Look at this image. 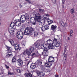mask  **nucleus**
<instances>
[{
	"label": "nucleus",
	"mask_w": 77,
	"mask_h": 77,
	"mask_svg": "<svg viewBox=\"0 0 77 77\" xmlns=\"http://www.w3.org/2000/svg\"><path fill=\"white\" fill-rule=\"evenodd\" d=\"M15 25L17 27H20L21 25V23L19 21V20H14V23L12 22L11 23L10 27H11V28L8 29V31L10 34L13 35V34H14V30H13V29L15 30L16 29Z\"/></svg>",
	"instance_id": "obj_1"
},
{
	"label": "nucleus",
	"mask_w": 77,
	"mask_h": 77,
	"mask_svg": "<svg viewBox=\"0 0 77 77\" xmlns=\"http://www.w3.org/2000/svg\"><path fill=\"white\" fill-rule=\"evenodd\" d=\"M33 31L34 30L32 27H26L25 29L24 34L26 35H33L34 33Z\"/></svg>",
	"instance_id": "obj_2"
},
{
	"label": "nucleus",
	"mask_w": 77,
	"mask_h": 77,
	"mask_svg": "<svg viewBox=\"0 0 77 77\" xmlns=\"http://www.w3.org/2000/svg\"><path fill=\"white\" fill-rule=\"evenodd\" d=\"M30 22L34 26H36L37 24H39V26H43L44 25V23L41 22H39L38 21H36V19H35V17H32L30 19Z\"/></svg>",
	"instance_id": "obj_3"
},
{
	"label": "nucleus",
	"mask_w": 77,
	"mask_h": 77,
	"mask_svg": "<svg viewBox=\"0 0 77 77\" xmlns=\"http://www.w3.org/2000/svg\"><path fill=\"white\" fill-rule=\"evenodd\" d=\"M54 58L53 57L50 56L48 58V62H46L45 63V65L46 67H49L51 66L52 64L49 62H54Z\"/></svg>",
	"instance_id": "obj_4"
},
{
	"label": "nucleus",
	"mask_w": 77,
	"mask_h": 77,
	"mask_svg": "<svg viewBox=\"0 0 77 77\" xmlns=\"http://www.w3.org/2000/svg\"><path fill=\"white\" fill-rule=\"evenodd\" d=\"M28 19H29V16L28 14L26 13L25 15H22L21 16L20 21L21 23H23L26 20H28Z\"/></svg>",
	"instance_id": "obj_5"
},
{
	"label": "nucleus",
	"mask_w": 77,
	"mask_h": 77,
	"mask_svg": "<svg viewBox=\"0 0 77 77\" xmlns=\"http://www.w3.org/2000/svg\"><path fill=\"white\" fill-rule=\"evenodd\" d=\"M50 15L48 14H46L44 15L43 17V20L44 21L47 20V21L48 23V25H50L51 24H52L53 23V21L51 20H49V16Z\"/></svg>",
	"instance_id": "obj_6"
},
{
	"label": "nucleus",
	"mask_w": 77,
	"mask_h": 77,
	"mask_svg": "<svg viewBox=\"0 0 77 77\" xmlns=\"http://www.w3.org/2000/svg\"><path fill=\"white\" fill-rule=\"evenodd\" d=\"M39 59H38L36 62H35V63L38 66H40L41 68V69L42 70H45V67L44 66L42 65V62L41 61L40 62Z\"/></svg>",
	"instance_id": "obj_7"
},
{
	"label": "nucleus",
	"mask_w": 77,
	"mask_h": 77,
	"mask_svg": "<svg viewBox=\"0 0 77 77\" xmlns=\"http://www.w3.org/2000/svg\"><path fill=\"white\" fill-rule=\"evenodd\" d=\"M23 36H24V32L21 31H18L17 33V37L19 39H21L23 38Z\"/></svg>",
	"instance_id": "obj_8"
},
{
	"label": "nucleus",
	"mask_w": 77,
	"mask_h": 77,
	"mask_svg": "<svg viewBox=\"0 0 77 77\" xmlns=\"http://www.w3.org/2000/svg\"><path fill=\"white\" fill-rule=\"evenodd\" d=\"M35 19L36 20V21H39V22H41L40 21L41 19V14L39 13H36L35 14Z\"/></svg>",
	"instance_id": "obj_9"
},
{
	"label": "nucleus",
	"mask_w": 77,
	"mask_h": 77,
	"mask_svg": "<svg viewBox=\"0 0 77 77\" xmlns=\"http://www.w3.org/2000/svg\"><path fill=\"white\" fill-rule=\"evenodd\" d=\"M9 41L12 45H14V48L15 50L17 49V48H18L19 47L18 44H16L14 45V42L12 40H9Z\"/></svg>",
	"instance_id": "obj_10"
},
{
	"label": "nucleus",
	"mask_w": 77,
	"mask_h": 77,
	"mask_svg": "<svg viewBox=\"0 0 77 77\" xmlns=\"http://www.w3.org/2000/svg\"><path fill=\"white\" fill-rule=\"evenodd\" d=\"M48 47H47L46 49H45L44 50L43 52L42 53L43 55L46 56H47L48 55Z\"/></svg>",
	"instance_id": "obj_11"
},
{
	"label": "nucleus",
	"mask_w": 77,
	"mask_h": 77,
	"mask_svg": "<svg viewBox=\"0 0 77 77\" xmlns=\"http://www.w3.org/2000/svg\"><path fill=\"white\" fill-rule=\"evenodd\" d=\"M31 53L32 52H30V51L27 49L25 50L23 52V54L25 55H26V54H27V55H28V56H29L31 54Z\"/></svg>",
	"instance_id": "obj_12"
},
{
	"label": "nucleus",
	"mask_w": 77,
	"mask_h": 77,
	"mask_svg": "<svg viewBox=\"0 0 77 77\" xmlns=\"http://www.w3.org/2000/svg\"><path fill=\"white\" fill-rule=\"evenodd\" d=\"M37 74L38 77H42L45 75V73L43 72H38Z\"/></svg>",
	"instance_id": "obj_13"
},
{
	"label": "nucleus",
	"mask_w": 77,
	"mask_h": 77,
	"mask_svg": "<svg viewBox=\"0 0 77 77\" xmlns=\"http://www.w3.org/2000/svg\"><path fill=\"white\" fill-rule=\"evenodd\" d=\"M13 54L12 53L11 51H9L6 53V57L7 58L9 57H12Z\"/></svg>",
	"instance_id": "obj_14"
},
{
	"label": "nucleus",
	"mask_w": 77,
	"mask_h": 77,
	"mask_svg": "<svg viewBox=\"0 0 77 77\" xmlns=\"http://www.w3.org/2000/svg\"><path fill=\"white\" fill-rule=\"evenodd\" d=\"M31 56L33 58L38 56V51H36L35 52L32 53L31 54Z\"/></svg>",
	"instance_id": "obj_15"
},
{
	"label": "nucleus",
	"mask_w": 77,
	"mask_h": 77,
	"mask_svg": "<svg viewBox=\"0 0 77 77\" xmlns=\"http://www.w3.org/2000/svg\"><path fill=\"white\" fill-rule=\"evenodd\" d=\"M46 42L47 43V45L49 46H50L52 44H53V41L49 39Z\"/></svg>",
	"instance_id": "obj_16"
},
{
	"label": "nucleus",
	"mask_w": 77,
	"mask_h": 77,
	"mask_svg": "<svg viewBox=\"0 0 77 77\" xmlns=\"http://www.w3.org/2000/svg\"><path fill=\"white\" fill-rule=\"evenodd\" d=\"M67 50V48L66 46H65L64 47V52L63 53V55L64 56V59L66 60V57L67 56V54H65V52H66V51Z\"/></svg>",
	"instance_id": "obj_17"
},
{
	"label": "nucleus",
	"mask_w": 77,
	"mask_h": 77,
	"mask_svg": "<svg viewBox=\"0 0 77 77\" xmlns=\"http://www.w3.org/2000/svg\"><path fill=\"white\" fill-rule=\"evenodd\" d=\"M17 61L18 65H19V66H20L23 65V61L21 59H18L17 60Z\"/></svg>",
	"instance_id": "obj_18"
},
{
	"label": "nucleus",
	"mask_w": 77,
	"mask_h": 77,
	"mask_svg": "<svg viewBox=\"0 0 77 77\" xmlns=\"http://www.w3.org/2000/svg\"><path fill=\"white\" fill-rule=\"evenodd\" d=\"M57 28V26L56 25L54 26V25H52L51 26V29L52 31H54L55 32Z\"/></svg>",
	"instance_id": "obj_19"
},
{
	"label": "nucleus",
	"mask_w": 77,
	"mask_h": 77,
	"mask_svg": "<svg viewBox=\"0 0 77 77\" xmlns=\"http://www.w3.org/2000/svg\"><path fill=\"white\" fill-rule=\"evenodd\" d=\"M36 65H37V64H36V62H35V63H32L31 65L30 68L32 69H35V68H36Z\"/></svg>",
	"instance_id": "obj_20"
},
{
	"label": "nucleus",
	"mask_w": 77,
	"mask_h": 77,
	"mask_svg": "<svg viewBox=\"0 0 77 77\" xmlns=\"http://www.w3.org/2000/svg\"><path fill=\"white\" fill-rule=\"evenodd\" d=\"M35 47L36 48H40V43H39V42H36L34 44Z\"/></svg>",
	"instance_id": "obj_21"
},
{
	"label": "nucleus",
	"mask_w": 77,
	"mask_h": 77,
	"mask_svg": "<svg viewBox=\"0 0 77 77\" xmlns=\"http://www.w3.org/2000/svg\"><path fill=\"white\" fill-rule=\"evenodd\" d=\"M54 46L57 48L60 46V42L59 41H57L54 44Z\"/></svg>",
	"instance_id": "obj_22"
},
{
	"label": "nucleus",
	"mask_w": 77,
	"mask_h": 77,
	"mask_svg": "<svg viewBox=\"0 0 77 77\" xmlns=\"http://www.w3.org/2000/svg\"><path fill=\"white\" fill-rule=\"evenodd\" d=\"M40 47L41 49H43L44 50L46 49V48L45 47V44H42Z\"/></svg>",
	"instance_id": "obj_23"
},
{
	"label": "nucleus",
	"mask_w": 77,
	"mask_h": 77,
	"mask_svg": "<svg viewBox=\"0 0 77 77\" xmlns=\"http://www.w3.org/2000/svg\"><path fill=\"white\" fill-rule=\"evenodd\" d=\"M44 24H43V25L41 27L40 26H39V27L41 28V30L42 32H44V31H45V30H46V29L45 28L44 26H44Z\"/></svg>",
	"instance_id": "obj_24"
},
{
	"label": "nucleus",
	"mask_w": 77,
	"mask_h": 77,
	"mask_svg": "<svg viewBox=\"0 0 77 77\" xmlns=\"http://www.w3.org/2000/svg\"><path fill=\"white\" fill-rule=\"evenodd\" d=\"M50 46V48H49V46L48 47L49 49H55V46H53V44H52Z\"/></svg>",
	"instance_id": "obj_25"
},
{
	"label": "nucleus",
	"mask_w": 77,
	"mask_h": 77,
	"mask_svg": "<svg viewBox=\"0 0 77 77\" xmlns=\"http://www.w3.org/2000/svg\"><path fill=\"white\" fill-rule=\"evenodd\" d=\"M25 74L27 77H32V74L30 73H25Z\"/></svg>",
	"instance_id": "obj_26"
},
{
	"label": "nucleus",
	"mask_w": 77,
	"mask_h": 77,
	"mask_svg": "<svg viewBox=\"0 0 77 77\" xmlns=\"http://www.w3.org/2000/svg\"><path fill=\"white\" fill-rule=\"evenodd\" d=\"M34 50H35V48H34V46H32L31 48H29V51H31V53L34 51Z\"/></svg>",
	"instance_id": "obj_27"
},
{
	"label": "nucleus",
	"mask_w": 77,
	"mask_h": 77,
	"mask_svg": "<svg viewBox=\"0 0 77 77\" xmlns=\"http://www.w3.org/2000/svg\"><path fill=\"white\" fill-rule=\"evenodd\" d=\"M17 61V59L14 56L12 59V62H15Z\"/></svg>",
	"instance_id": "obj_28"
},
{
	"label": "nucleus",
	"mask_w": 77,
	"mask_h": 77,
	"mask_svg": "<svg viewBox=\"0 0 77 77\" xmlns=\"http://www.w3.org/2000/svg\"><path fill=\"white\" fill-rule=\"evenodd\" d=\"M44 27H45L46 30H48V29H49V26L48 25L45 24V25H44Z\"/></svg>",
	"instance_id": "obj_29"
},
{
	"label": "nucleus",
	"mask_w": 77,
	"mask_h": 77,
	"mask_svg": "<svg viewBox=\"0 0 77 77\" xmlns=\"http://www.w3.org/2000/svg\"><path fill=\"white\" fill-rule=\"evenodd\" d=\"M13 8L14 9H15V10H18L19 9V7L18 6L15 5V6H14L13 7Z\"/></svg>",
	"instance_id": "obj_30"
},
{
	"label": "nucleus",
	"mask_w": 77,
	"mask_h": 77,
	"mask_svg": "<svg viewBox=\"0 0 77 77\" xmlns=\"http://www.w3.org/2000/svg\"><path fill=\"white\" fill-rule=\"evenodd\" d=\"M70 13L71 14H74V9L72 8L70 10Z\"/></svg>",
	"instance_id": "obj_31"
},
{
	"label": "nucleus",
	"mask_w": 77,
	"mask_h": 77,
	"mask_svg": "<svg viewBox=\"0 0 77 77\" xmlns=\"http://www.w3.org/2000/svg\"><path fill=\"white\" fill-rule=\"evenodd\" d=\"M39 11L40 13H43L44 12V9H40L39 10Z\"/></svg>",
	"instance_id": "obj_32"
},
{
	"label": "nucleus",
	"mask_w": 77,
	"mask_h": 77,
	"mask_svg": "<svg viewBox=\"0 0 77 77\" xmlns=\"http://www.w3.org/2000/svg\"><path fill=\"white\" fill-rule=\"evenodd\" d=\"M15 50H16L17 51H20L21 50V48L19 46V47H18V48H17V49H15Z\"/></svg>",
	"instance_id": "obj_33"
},
{
	"label": "nucleus",
	"mask_w": 77,
	"mask_h": 77,
	"mask_svg": "<svg viewBox=\"0 0 77 77\" xmlns=\"http://www.w3.org/2000/svg\"><path fill=\"white\" fill-rule=\"evenodd\" d=\"M16 70L17 72V73H20V72H21V70H20V69H16Z\"/></svg>",
	"instance_id": "obj_34"
},
{
	"label": "nucleus",
	"mask_w": 77,
	"mask_h": 77,
	"mask_svg": "<svg viewBox=\"0 0 77 77\" xmlns=\"http://www.w3.org/2000/svg\"><path fill=\"white\" fill-rule=\"evenodd\" d=\"M22 44L23 46H25V45H26V42L24 41H23L22 42Z\"/></svg>",
	"instance_id": "obj_35"
},
{
	"label": "nucleus",
	"mask_w": 77,
	"mask_h": 77,
	"mask_svg": "<svg viewBox=\"0 0 77 77\" xmlns=\"http://www.w3.org/2000/svg\"><path fill=\"white\" fill-rule=\"evenodd\" d=\"M7 48L8 51H10L11 50V48L9 47L8 46H7Z\"/></svg>",
	"instance_id": "obj_36"
},
{
	"label": "nucleus",
	"mask_w": 77,
	"mask_h": 77,
	"mask_svg": "<svg viewBox=\"0 0 77 77\" xmlns=\"http://www.w3.org/2000/svg\"><path fill=\"white\" fill-rule=\"evenodd\" d=\"M73 33V31L72 30H71L70 31V36L71 37L72 36V33Z\"/></svg>",
	"instance_id": "obj_37"
},
{
	"label": "nucleus",
	"mask_w": 77,
	"mask_h": 77,
	"mask_svg": "<svg viewBox=\"0 0 77 77\" xmlns=\"http://www.w3.org/2000/svg\"><path fill=\"white\" fill-rule=\"evenodd\" d=\"M38 35V32H35L34 33V36H37Z\"/></svg>",
	"instance_id": "obj_38"
},
{
	"label": "nucleus",
	"mask_w": 77,
	"mask_h": 77,
	"mask_svg": "<svg viewBox=\"0 0 77 77\" xmlns=\"http://www.w3.org/2000/svg\"><path fill=\"white\" fill-rule=\"evenodd\" d=\"M26 2L28 3H29V4H31V3H32V1L30 0H28Z\"/></svg>",
	"instance_id": "obj_39"
},
{
	"label": "nucleus",
	"mask_w": 77,
	"mask_h": 77,
	"mask_svg": "<svg viewBox=\"0 0 77 77\" xmlns=\"http://www.w3.org/2000/svg\"><path fill=\"white\" fill-rule=\"evenodd\" d=\"M53 3H56V0H51Z\"/></svg>",
	"instance_id": "obj_40"
},
{
	"label": "nucleus",
	"mask_w": 77,
	"mask_h": 77,
	"mask_svg": "<svg viewBox=\"0 0 77 77\" xmlns=\"http://www.w3.org/2000/svg\"><path fill=\"white\" fill-rule=\"evenodd\" d=\"M57 39H56L55 38H54V39L53 40V44H54V42H56L57 41H57Z\"/></svg>",
	"instance_id": "obj_41"
},
{
	"label": "nucleus",
	"mask_w": 77,
	"mask_h": 77,
	"mask_svg": "<svg viewBox=\"0 0 77 77\" xmlns=\"http://www.w3.org/2000/svg\"><path fill=\"white\" fill-rule=\"evenodd\" d=\"M19 6L20 8H22L23 7V5H21V3H19Z\"/></svg>",
	"instance_id": "obj_42"
},
{
	"label": "nucleus",
	"mask_w": 77,
	"mask_h": 77,
	"mask_svg": "<svg viewBox=\"0 0 77 77\" xmlns=\"http://www.w3.org/2000/svg\"><path fill=\"white\" fill-rule=\"evenodd\" d=\"M8 75H11V72H8Z\"/></svg>",
	"instance_id": "obj_43"
},
{
	"label": "nucleus",
	"mask_w": 77,
	"mask_h": 77,
	"mask_svg": "<svg viewBox=\"0 0 77 77\" xmlns=\"http://www.w3.org/2000/svg\"><path fill=\"white\" fill-rule=\"evenodd\" d=\"M3 72V71H2L1 73H0V75H3V74H4Z\"/></svg>",
	"instance_id": "obj_44"
},
{
	"label": "nucleus",
	"mask_w": 77,
	"mask_h": 77,
	"mask_svg": "<svg viewBox=\"0 0 77 77\" xmlns=\"http://www.w3.org/2000/svg\"><path fill=\"white\" fill-rule=\"evenodd\" d=\"M61 25L63 26V27H64L65 26V24H64V23H61Z\"/></svg>",
	"instance_id": "obj_45"
},
{
	"label": "nucleus",
	"mask_w": 77,
	"mask_h": 77,
	"mask_svg": "<svg viewBox=\"0 0 77 77\" xmlns=\"http://www.w3.org/2000/svg\"><path fill=\"white\" fill-rule=\"evenodd\" d=\"M5 66H6V68L8 69V68H9V66H8L7 65H5Z\"/></svg>",
	"instance_id": "obj_46"
},
{
	"label": "nucleus",
	"mask_w": 77,
	"mask_h": 77,
	"mask_svg": "<svg viewBox=\"0 0 77 77\" xmlns=\"http://www.w3.org/2000/svg\"><path fill=\"white\" fill-rule=\"evenodd\" d=\"M14 72H11V75H14Z\"/></svg>",
	"instance_id": "obj_47"
},
{
	"label": "nucleus",
	"mask_w": 77,
	"mask_h": 77,
	"mask_svg": "<svg viewBox=\"0 0 77 77\" xmlns=\"http://www.w3.org/2000/svg\"><path fill=\"white\" fill-rule=\"evenodd\" d=\"M29 57H25V59L26 60H28V58H29Z\"/></svg>",
	"instance_id": "obj_48"
},
{
	"label": "nucleus",
	"mask_w": 77,
	"mask_h": 77,
	"mask_svg": "<svg viewBox=\"0 0 77 77\" xmlns=\"http://www.w3.org/2000/svg\"><path fill=\"white\" fill-rule=\"evenodd\" d=\"M66 0H63V4H64V2H65V1Z\"/></svg>",
	"instance_id": "obj_49"
},
{
	"label": "nucleus",
	"mask_w": 77,
	"mask_h": 77,
	"mask_svg": "<svg viewBox=\"0 0 77 77\" xmlns=\"http://www.w3.org/2000/svg\"><path fill=\"white\" fill-rule=\"evenodd\" d=\"M55 77H59V75H55Z\"/></svg>",
	"instance_id": "obj_50"
},
{
	"label": "nucleus",
	"mask_w": 77,
	"mask_h": 77,
	"mask_svg": "<svg viewBox=\"0 0 77 77\" xmlns=\"http://www.w3.org/2000/svg\"><path fill=\"white\" fill-rule=\"evenodd\" d=\"M29 63H30V61H29L28 63L27 64V65H29Z\"/></svg>",
	"instance_id": "obj_51"
},
{
	"label": "nucleus",
	"mask_w": 77,
	"mask_h": 77,
	"mask_svg": "<svg viewBox=\"0 0 77 77\" xmlns=\"http://www.w3.org/2000/svg\"><path fill=\"white\" fill-rule=\"evenodd\" d=\"M68 40H69V37H68Z\"/></svg>",
	"instance_id": "obj_52"
},
{
	"label": "nucleus",
	"mask_w": 77,
	"mask_h": 77,
	"mask_svg": "<svg viewBox=\"0 0 77 77\" xmlns=\"http://www.w3.org/2000/svg\"><path fill=\"white\" fill-rule=\"evenodd\" d=\"M2 20V18L0 17V21Z\"/></svg>",
	"instance_id": "obj_53"
},
{
	"label": "nucleus",
	"mask_w": 77,
	"mask_h": 77,
	"mask_svg": "<svg viewBox=\"0 0 77 77\" xmlns=\"http://www.w3.org/2000/svg\"><path fill=\"white\" fill-rule=\"evenodd\" d=\"M25 1H26V2H27L28 0H25Z\"/></svg>",
	"instance_id": "obj_54"
},
{
	"label": "nucleus",
	"mask_w": 77,
	"mask_h": 77,
	"mask_svg": "<svg viewBox=\"0 0 77 77\" xmlns=\"http://www.w3.org/2000/svg\"><path fill=\"white\" fill-rule=\"evenodd\" d=\"M23 68H25V67H22Z\"/></svg>",
	"instance_id": "obj_55"
},
{
	"label": "nucleus",
	"mask_w": 77,
	"mask_h": 77,
	"mask_svg": "<svg viewBox=\"0 0 77 77\" xmlns=\"http://www.w3.org/2000/svg\"><path fill=\"white\" fill-rule=\"evenodd\" d=\"M25 66V67H26V66Z\"/></svg>",
	"instance_id": "obj_56"
},
{
	"label": "nucleus",
	"mask_w": 77,
	"mask_h": 77,
	"mask_svg": "<svg viewBox=\"0 0 77 77\" xmlns=\"http://www.w3.org/2000/svg\"><path fill=\"white\" fill-rule=\"evenodd\" d=\"M1 23H0V25H1Z\"/></svg>",
	"instance_id": "obj_57"
},
{
	"label": "nucleus",
	"mask_w": 77,
	"mask_h": 77,
	"mask_svg": "<svg viewBox=\"0 0 77 77\" xmlns=\"http://www.w3.org/2000/svg\"><path fill=\"white\" fill-rule=\"evenodd\" d=\"M5 11H4V12H5Z\"/></svg>",
	"instance_id": "obj_58"
}]
</instances>
